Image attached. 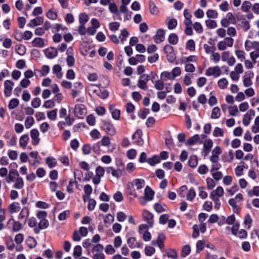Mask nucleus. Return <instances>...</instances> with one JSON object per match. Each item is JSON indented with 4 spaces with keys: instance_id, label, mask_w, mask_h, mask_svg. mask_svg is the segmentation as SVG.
<instances>
[{
    "instance_id": "3c124183",
    "label": "nucleus",
    "mask_w": 259,
    "mask_h": 259,
    "mask_svg": "<svg viewBox=\"0 0 259 259\" xmlns=\"http://www.w3.org/2000/svg\"><path fill=\"white\" fill-rule=\"evenodd\" d=\"M252 223V219L251 218L250 214H247L245 215L244 218V224L245 226V227L247 229H250V226L251 223Z\"/></svg>"
},
{
    "instance_id": "20e7f679",
    "label": "nucleus",
    "mask_w": 259,
    "mask_h": 259,
    "mask_svg": "<svg viewBox=\"0 0 259 259\" xmlns=\"http://www.w3.org/2000/svg\"><path fill=\"white\" fill-rule=\"evenodd\" d=\"M154 196V192L148 186H147L144 191V196L140 198V203L144 205L147 201L152 200Z\"/></svg>"
},
{
    "instance_id": "4468645a",
    "label": "nucleus",
    "mask_w": 259,
    "mask_h": 259,
    "mask_svg": "<svg viewBox=\"0 0 259 259\" xmlns=\"http://www.w3.org/2000/svg\"><path fill=\"white\" fill-rule=\"evenodd\" d=\"M14 83L10 80H6L4 82V95L6 97H10L12 95Z\"/></svg>"
},
{
    "instance_id": "4d7b16f0",
    "label": "nucleus",
    "mask_w": 259,
    "mask_h": 259,
    "mask_svg": "<svg viewBox=\"0 0 259 259\" xmlns=\"http://www.w3.org/2000/svg\"><path fill=\"white\" fill-rule=\"evenodd\" d=\"M196 61V57L195 56H190L187 57H183L181 59V63L183 64H188L190 62H194Z\"/></svg>"
},
{
    "instance_id": "72a5a7b5",
    "label": "nucleus",
    "mask_w": 259,
    "mask_h": 259,
    "mask_svg": "<svg viewBox=\"0 0 259 259\" xmlns=\"http://www.w3.org/2000/svg\"><path fill=\"white\" fill-rule=\"evenodd\" d=\"M44 20L41 17H37L36 18L31 20L29 22V25L31 27L39 25L43 23Z\"/></svg>"
},
{
    "instance_id": "412c9836",
    "label": "nucleus",
    "mask_w": 259,
    "mask_h": 259,
    "mask_svg": "<svg viewBox=\"0 0 259 259\" xmlns=\"http://www.w3.org/2000/svg\"><path fill=\"white\" fill-rule=\"evenodd\" d=\"M165 38V32L163 29H158L156 35L154 36V38L155 41L159 44L164 40Z\"/></svg>"
},
{
    "instance_id": "393cba45",
    "label": "nucleus",
    "mask_w": 259,
    "mask_h": 259,
    "mask_svg": "<svg viewBox=\"0 0 259 259\" xmlns=\"http://www.w3.org/2000/svg\"><path fill=\"white\" fill-rule=\"evenodd\" d=\"M52 72L58 79H61L63 77L61 67L58 64L53 66Z\"/></svg>"
},
{
    "instance_id": "69168bd1",
    "label": "nucleus",
    "mask_w": 259,
    "mask_h": 259,
    "mask_svg": "<svg viewBox=\"0 0 259 259\" xmlns=\"http://www.w3.org/2000/svg\"><path fill=\"white\" fill-rule=\"evenodd\" d=\"M104 249V246L101 244L93 245L92 247V252H97V253L102 252Z\"/></svg>"
},
{
    "instance_id": "1a4fd4ad",
    "label": "nucleus",
    "mask_w": 259,
    "mask_h": 259,
    "mask_svg": "<svg viewBox=\"0 0 259 259\" xmlns=\"http://www.w3.org/2000/svg\"><path fill=\"white\" fill-rule=\"evenodd\" d=\"M96 175L93 178V183L98 185L101 181V178L104 175L105 169L101 166H98L95 169Z\"/></svg>"
},
{
    "instance_id": "09e8293b",
    "label": "nucleus",
    "mask_w": 259,
    "mask_h": 259,
    "mask_svg": "<svg viewBox=\"0 0 259 259\" xmlns=\"http://www.w3.org/2000/svg\"><path fill=\"white\" fill-rule=\"evenodd\" d=\"M224 135V130L219 127H215L212 132V135L214 137H223Z\"/></svg>"
},
{
    "instance_id": "58836bf2",
    "label": "nucleus",
    "mask_w": 259,
    "mask_h": 259,
    "mask_svg": "<svg viewBox=\"0 0 259 259\" xmlns=\"http://www.w3.org/2000/svg\"><path fill=\"white\" fill-rule=\"evenodd\" d=\"M29 215V210L27 207H23L20 214H19L18 218L19 220H26Z\"/></svg>"
},
{
    "instance_id": "2eb2a0df",
    "label": "nucleus",
    "mask_w": 259,
    "mask_h": 259,
    "mask_svg": "<svg viewBox=\"0 0 259 259\" xmlns=\"http://www.w3.org/2000/svg\"><path fill=\"white\" fill-rule=\"evenodd\" d=\"M103 128L104 130L109 135H114L116 131L113 125L107 121H103Z\"/></svg>"
},
{
    "instance_id": "2f4dec72",
    "label": "nucleus",
    "mask_w": 259,
    "mask_h": 259,
    "mask_svg": "<svg viewBox=\"0 0 259 259\" xmlns=\"http://www.w3.org/2000/svg\"><path fill=\"white\" fill-rule=\"evenodd\" d=\"M32 45L34 47L42 48L45 46L44 40L40 37H36L32 41Z\"/></svg>"
},
{
    "instance_id": "bb28decb",
    "label": "nucleus",
    "mask_w": 259,
    "mask_h": 259,
    "mask_svg": "<svg viewBox=\"0 0 259 259\" xmlns=\"http://www.w3.org/2000/svg\"><path fill=\"white\" fill-rule=\"evenodd\" d=\"M224 189L221 186H218L215 190L212 191L210 194V197H217L218 198L224 195Z\"/></svg>"
},
{
    "instance_id": "b1692460",
    "label": "nucleus",
    "mask_w": 259,
    "mask_h": 259,
    "mask_svg": "<svg viewBox=\"0 0 259 259\" xmlns=\"http://www.w3.org/2000/svg\"><path fill=\"white\" fill-rule=\"evenodd\" d=\"M213 146V142L210 139H206L203 143V151L207 154L210 151Z\"/></svg>"
},
{
    "instance_id": "c9c22d12",
    "label": "nucleus",
    "mask_w": 259,
    "mask_h": 259,
    "mask_svg": "<svg viewBox=\"0 0 259 259\" xmlns=\"http://www.w3.org/2000/svg\"><path fill=\"white\" fill-rule=\"evenodd\" d=\"M11 223H13L12 229L14 231L18 232L22 229V225L20 222H17V221H15L13 219H11L9 221L8 224H10Z\"/></svg>"
},
{
    "instance_id": "4c0bfd02",
    "label": "nucleus",
    "mask_w": 259,
    "mask_h": 259,
    "mask_svg": "<svg viewBox=\"0 0 259 259\" xmlns=\"http://www.w3.org/2000/svg\"><path fill=\"white\" fill-rule=\"evenodd\" d=\"M203 48L206 54L210 55L216 51L215 47L212 45L204 44Z\"/></svg>"
},
{
    "instance_id": "6e6d98bb",
    "label": "nucleus",
    "mask_w": 259,
    "mask_h": 259,
    "mask_svg": "<svg viewBox=\"0 0 259 259\" xmlns=\"http://www.w3.org/2000/svg\"><path fill=\"white\" fill-rule=\"evenodd\" d=\"M19 101L18 99L16 98H13L11 99L8 104V108L9 109L12 110L18 106Z\"/></svg>"
},
{
    "instance_id": "423d86ee",
    "label": "nucleus",
    "mask_w": 259,
    "mask_h": 259,
    "mask_svg": "<svg viewBox=\"0 0 259 259\" xmlns=\"http://www.w3.org/2000/svg\"><path fill=\"white\" fill-rule=\"evenodd\" d=\"M222 73V71L220 66H214L208 67L205 72V74L207 76H213L217 78L220 76Z\"/></svg>"
},
{
    "instance_id": "5701e85b",
    "label": "nucleus",
    "mask_w": 259,
    "mask_h": 259,
    "mask_svg": "<svg viewBox=\"0 0 259 259\" xmlns=\"http://www.w3.org/2000/svg\"><path fill=\"white\" fill-rule=\"evenodd\" d=\"M234 158V154L232 150H230L227 153H225L222 156V160L224 162H231Z\"/></svg>"
},
{
    "instance_id": "052dcab7",
    "label": "nucleus",
    "mask_w": 259,
    "mask_h": 259,
    "mask_svg": "<svg viewBox=\"0 0 259 259\" xmlns=\"http://www.w3.org/2000/svg\"><path fill=\"white\" fill-rule=\"evenodd\" d=\"M15 50L17 53L21 56L24 55L26 53L25 47L22 45H17Z\"/></svg>"
},
{
    "instance_id": "473e14b6",
    "label": "nucleus",
    "mask_w": 259,
    "mask_h": 259,
    "mask_svg": "<svg viewBox=\"0 0 259 259\" xmlns=\"http://www.w3.org/2000/svg\"><path fill=\"white\" fill-rule=\"evenodd\" d=\"M229 81L226 78H222L218 80L217 84L218 87L221 90H225L227 88Z\"/></svg>"
},
{
    "instance_id": "dca6fc26",
    "label": "nucleus",
    "mask_w": 259,
    "mask_h": 259,
    "mask_svg": "<svg viewBox=\"0 0 259 259\" xmlns=\"http://www.w3.org/2000/svg\"><path fill=\"white\" fill-rule=\"evenodd\" d=\"M39 133L37 129H32L30 131V137L31 138V143L33 145H37L40 141L39 137Z\"/></svg>"
},
{
    "instance_id": "37998d69",
    "label": "nucleus",
    "mask_w": 259,
    "mask_h": 259,
    "mask_svg": "<svg viewBox=\"0 0 259 259\" xmlns=\"http://www.w3.org/2000/svg\"><path fill=\"white\" fill-rule=\"evenodd\" d=\"M206 182L207 184V188L208 190L213 189L217 184L213 179L209 177L206 178Z\"/></svg>"
},
{
    "instance_id": "c756f323",
    "label": "nucleus",
    "mask_w": 259,
    "mask_h": 259,
    "mask_svg": "<svg viewBox=\"0 0 259 259\" xmlns=\"http://www.w3.org/2000/svg\"><path fill=\"white\" fill-rule=\"evenodd\" d=\"M200 140V136L198 134H196L190 138L185 143L186 145L192 146L196 144Z\"/></svg>"
},
{
    "instance_id": "7ed1b4c3",
    "label": "nucleus",
    "mask_w": 259,
    "mask_h": 259,
    "mask_svg": "<svg viewBox=\"0 0 259 259\" xmlns=\"http://www.w3.org/2000/svg\"><path fill=\"white\" fill-rule=\"evenodd\" d=\"M234 39L231 37H226L223 40L219 41L217 48L220 51H224L228 48H232L234 44Z\"/></svg>"
},
{
    "instance_id": "5fc2aeb1",
    "label": "nucleus",
    "mask_w": 259,
    "mask_h": 259,
    "mask_svg": "<svg viewBox=\"0 0 259 259\" xmlns=\"http://www.w3.org/2000/svg\"><path fill=\"white\" fill-rule=\"evenodd\" d=\"M50 68L48 65H42L40 69L39 73L40 76H46L50 72Z\"/></svg>"
},
{
    "instance_id": "e433bc0d",
    "label": "nucleus",
    "mask_w": 259,
    "mask_h": 259,
    "mask_svg": "<svg viewBox=\"0 0 259 259\" xmlns=\"http://www.w3.org/2000/svg\"><path fill=\"white\" fill-rule=\"evenodd\" d=\"M221 115L220 109L218 107H215L212 108L211 114V118L213 119H217L220 118Z\"/></svg>"
},
{
    "instance_id": "9b49d317",
    "label": "nucleus",
    "mask_w": 259,
    "mask_h": 259,
    "mask_svg": "<svg viewBox=\"0 0 259 259\" xmlns=\"http://www.w3.org/2000/svg\"><path fill=\"white\" fill-rule=\"evenodd\" d=\"M150 79V75L147 74H144L140 77V78L138 81V87L145 91L148 90V87L147 83Z\"/></svg>"
},
{
    "instance_id": "0e129e2a",
    "label": "nucleus",
    "mask_w": 259,
    "mask_h": 259,
    "mask_svg": "<svg viewBox=\"0 0 259 259\" xmlns=\"http://www.w3.org/2000/svg\"><path fill=\"white\" fill-rule=\"evenodd\" d=\"M168 42L172 45H176L178 41V37L175 33L170 34L168 38Z\"/></svg>"
},
{
    "instance_id": "de8ad7c7",
    "label": "nucleus",
    "mask_w": 259,
    "mask_h": 259,
    "mask_svg": "<svg viewBox=\"0 0 259 259\" xmlns=\"http://www.w3.org/2000/svg\"><path fill=\"white\" fill-rule=\"evenodd\" d=\"M160 77L164 80H166L167 79L174 80L175 79L172 74V72L168 71L162 72L160 75Z\"/></svg>"
},
{
    "instance_id": "338daca9",
    "label": "nucleus",
    "mask_w": 259,
    "mask_h": 259,
    "mask_svg": "<svg viewBox=\"0 0 259 259\" xmlns=\"http://www.w3.org/2000/svg\"><path fill=\"white\" fill-rule=\"evenodd\" d=\"M165 237L163 234H160L158 235L156 242L159 248H162L164 247L163 241L165 239Z\"/></svg>"
},
{
    "instance_id": "774afa93",
    "label": "nucleus",
    "mask_w": 259,
    "mask_h": 259,
    "mask_svg": "<svg viewBox=\"0 0 259 259\" xmlns=\"http://www.w3.org/2000/svg\"><path fill=\"white\" fill-rule=\"evenodd\" d=\"M55 106V103L53 100H48L46 101L43 104V107L46 109L53 108Z\"/></svg>"
},
{
    "instance_id": "f8f14e48",
    "label": "nucleus",
    "mask_w": 259,
    "mask_h": 259,
    "mask_svg": "<svg viewBox=\"0 0 259 259\" xmlns=\"http://www.w3.org/2000/svg\"><path fill=\"white\" fill-rule=\"evenodd\" d=\"M145 185V181L141 179H136L133 181L132 185L135 191L133 194L135 197L138 196L136 191H139L141 189L144 187Z\"/></svg>"
},
{
    "instance_id": "ea45409f",
    "label": "nucleus",
    "mask_w": 259,
    "mask_h": 259,
    "mask_svg": "<svg viewBox=\"0 0 259 259\" xmlns=\"http://www.w3.org/2000/svg\"><path fill=\"white\" fill-rule=\"evenodd\" d=\"M210 60L214 63H218L221 60V55L219 53L214 51L212 54L210 55Z\"/></svg>"
},
{
    "instance_id": "f704fd0d",
    "label": "nucleus",
    "mask_w": 259,
    "mask_h": 259,
    "mask_svg": "<svg viewBox=\"0 0 259 259\" xmlns=\"http://www.w3.org/2000/svg\"><path fill=\"white\" fill-rule=\"evenodd\" d=\"M15 184L14 185V187L17 189H21L24 186V182L23 179L21 177H18L14 181Z\"/></svg>"
},
{
    "instance_id": "cd10ccee",
    "label": "nucleus",
    "mask_w": 259,
    "mask_h": 259,
    "mask_svg": "<svg viewBox=\"0 0 259 259\" xmlns=\"http://www.w3.org/2000/svg\"><path fill=\"white\" fill-rule=\"evenodd\" d=\"M29 141V137L28 135L24 134L21 136L19 139V145L23 148H26L28 142Z\"/></svg>"
},
{
    "instance_id": "a19ab883",
    "label": "nucleus",
    "mask_w": 259,
    "mask_h": 259,
    "mask_svg": "<svg viewBox=\"0 0 259 259\" xmlns=\"http://www.w3.org/2000/svg\"><path fill=\"white\" fill-rule=\"evenodd\" d=\"M46 162L48 166L52 168L57 165V160L53 157H49L46 159Z\"/></svg>"
},
{
    "instance_id": "79ce46f5",
    "label": "nucleus",
    "mask_w": 259,
    "mask_h": 259,
    "mask_svg": "<svg viewBox=\"0 0 259 259\" xmlns=\"http://www.w3.org/2000/svg\"><path fill=\"white\" fill-rule=\"evenodd\" d=\"M229 115L232 116H237L238 115L239 110L236 105L230 106L228 107Z\"/></svg>"
},
{
    "instance_id": "bf43d9fd",
    "label": "nucleus",
    "mask_w": 259,
    "mask_h": 259,
    "mask_svg": "<svg viewBox=\"0 0 259 259\" xmlns=\"http://www.w3.org/2000/svg\"><path fill=\"white\" fill-rule=\"evenodd\" d=\"M247 194L249 197H252L255 195L256 196H259V186H254L252 190L248 191Z\"/></svg>"
},
{
    "instance_id": "0eeeda50",
    "label": "nucleus",
    "mask_w": 259,
    "mask_h": 259,
    "mask_svg": "<svg viewBox=\"0 0 259 259\" xmlns=\"http://www.w3.org/2000/svg\"><path fill=\"white\" fill-rule=\"evenodd\" d=\"M236 22V18L231 12L228 13L226 14V17L222 19L221 21L222 26L225 27H228L230 24H235Z\"/></svg>"
},
{
    "instance_id": "ddd939ff",
    "label": "nucleus",
    "mask_w": 259,
    "mask_h": 259,
    "mask_svg": "<svg viewBox=\"0 0 259 259\" xmlns=\"http://www.w3.org/2000/svg\"><path fill=\"white\" fill-rule=\"evenodd\" d=\"M255 116V111L253 109H250L247 111L242 117V123L245 126L249 125L252 118Z\"/></svg>"
},
{
    "instance_id": "6ab92c4d",
    "label": "nucleus",
    "mask_w": 259,
    "mask_h": 259,
    "mask_svg": "<svg viewBox=\"0 0 259 259\" xmlns=\"http://www.w3.org/2000/svg\"><path fill=\"white\" fill-rule=\"evenodd\" d=\"M19 173L16 170L11 169L8 177L6 178V181L7 183H11L12 182H14V181L17 179V177H19Z\"/></svg>"
},
{
    "instance_id": "aec40b11",
    "label": "nucleus",
    "mask_w": 259,
    "mask_h": 259,
    "mask_svg": "<svg viewBox=\"0 0 259 259\" xmlns=\"http://www.w3.org/2000/svg\"><path fill=\"white\" fill-rule=\"evenodd\" d=\"M142 216L143 218L147 221L148 226L152 227L153 226V214L148 210H144L142 212Z\"/></svg>"
},
{
    "instance_id": "9d476101",
    "label": "nucleus",
    "mask_w": 259,
    "mask_h": 259,
    "mask_svg": "<svg viewBox=\"0 0 259 259\" xmlns=\"http://www.w3.org/2000/svg\"><path fill=\"white\" fill-rule=\"evenodd\" d=\"M253 72L249 71L245 73L244 75L242 77L243 84L244 87L248 88L252 85V79L253 77Z\"/></svg>"
},
{
    "instance_id": "7c9ffc66",
    "label": "nucleus",
    "mask_w": 259,
    "mask_h": 259,
    "mask_svg": "<svg viewBox=\"0 0 259 259\" xmlns=\"http://www.w3.org/2000/svg\"><path fill=\"white\" fill-rule=\"evenodd\" d=\"M244 162H240V165H237L235 168V173L237 177H241L243 174L244 166Z\"/></svg>"
},
{
    "instance_id": "c03bdc74",
    "label": "nucleus",
    "mask_w": 259,
    "mask_h": 259,
    "mask_svg": "<svg viewBox=\"0 0 259 259\" xmlns=\"http://www.w3.org/2000/svg\"><path fill=\"white\" fill-rule=\"evenodd\" d=\"M160 161V157L157 155H154L152 158H148L147 160V162L152 166H154L156 164L159 163Z\"/></svg>"
},
{
    "instance_id": "a211bd4d",
    "label": "nucleus",
    "mask_w": 259,
    "mask_h": 259,
    "mask_svg": "<svg viewBox=\"0 0 259 259\" xmlns=\"http://www.w3.org/2000/svg\"><path fill=\"white\" fill-rule=\"evenodd\" d=\"M30 156L32 158L29 160V164L33 166L37 167L40 163L38 159V153L36 151H33L30 153Z\"/></svg>"
},
{
    "instance_id": "680f3d73",
    "label": "nucleus",
    "mask_w": 259,
    "mask_h": 259,
    "mask_svg": "<svg viewBox=\"0 0 259 259\" xmlns=\"http://www.w3.org/2000/svg\"><path fill=\"white\" fill-rule=\"evenodd\" d=\"M189 165L192 167H195L198 164L197 158L196 156H191L188 161Z\"/></svg>"
},
{
    "instance_id": "49530a36",
    "label": "nucleus",
    "mask_w": 259,
    "mask_h": 259,
    "mask_svg": "<svg viewBox=\"0 0 259 259\" xmlns=\"http://www.w3.org/2000/svg\"><path fill=\"white\" fill-rule=\"evenodd\" d=\"M251 131L253 133H259V116L255 117L253 124L251 126Z\"/></svg>"
},
{
    "instance_id": "e2e57ef3",
    "label": "nucleus",
    "mask_w": 259,
    "mask_h": 259,
    "mask_svg": "<svg viewBox=\"0 0 259 259\" xmlns=\"http://www.w3.org/2000/svg\"><path fill=\"white\" fill-rule=\"evenodd\" d=\"M57 110L56 109L48 112V118L51 120H55L57 118Z\"/></svg>"
},
{
    "instance_id": "6e6552de",
    "label": "nucleus",
    "mask_w": 259,
    "mask_h": 259,
    "mask_svg": "<svg viewBox=\"0 0 259 259\" xmlns=\"http://www.w3.org/2000/svg\"><path fill=\"white\" fill-rule=\"evenodd\" d=\"M221 165L219 164H213L210 172L213 179L217 182L223 178V174L220 171H218L220 168Z\"/></svg>"
},
{
    "instance_id": "8fccbe9b",
    "label": "nucleus",
    "mask_w": 259,
    "mask_h": 259,
    "mask_svg": "<svg viewBox=\"0 0 259 259\" xmlns=\"http://www.w3.org/2000/svg\"><path fill=\"white\" fill-rule=\"evenodd\" d=\"M154 208L156 212L161 213L165 211L166 210L167 207L164 204L157 203L154 205Z\"/></svg>"
},
{
    "instance_id": "f03ea898",
    "label": "nucleus",
    "mask_w": 259,
    "mask_h": 259,
    "mask_svg": "<svg viewBox=\"0 0 259 259\" xmlns=\"http://www.w3.org/2000/svg\"><path fill=\"white\" fill-rule=\"evenodd\" d=\"M47 212L45 211H39L37 213V217L40 220L38 223V228H35L34 231L35 233H38L40 229H45L49 226L48 221L46 219Z\"/></svg>"
},
{
    "instance_id": "f3484780",
    "label": "nucleus",
    "mask_w": 259,
    "mask_h": 259,
    "mask_svg": "<svg viewBox=\"0 0 259 259\" xmlns=\"http://www.w3.org/2000/svg\"><path fill=\"white\" fill-rule=\"evenodd\" d=\"M74 114L79 118H82V116L85 114V109L84 106L82 104L76 105L74 110Z\"/></svg>"
},
{
    "instance_id": "603ef678",
    "label": "nucleus",
    "mask_w": 259,
    "mask_h": 259,
    "mask_svg": "<svg viewBox=\"0 0 259 259\" xmlns=\"http://www.w3.org/2000/svg\"><path fill=\"white\" fill-rule=\"evenodd\" d=\"M34 119L32 116H27L25 120V126L27 129L30 128L34 124Z\"/></svg>"
},
{
    "instance_id": "a18cd8bd",
    "label": "nucleus",
    "mask_w": 259,
    "mask_h": 259,
    "mask_svg": "<svg viewBox=\"0 0 259 259\" xmlns=\"http://www.w3.org/2000/svg\"><path fill=\"white\" fill-rule=\"evenodd\" d=\"M82 253V248L79 245H76L74 247L73 251V256L75 259H77L80 256Z\"/></svg>"
},
{
    "instance_id": "4be33fe9",
    "label": "nucleus",
    "mask_w": 259,
    "mask_h": 259,
    "mask_svg": "<svg viewBox=\"0 0 259 259\" xmlns=\"http://www.w3.org/2000/svg\"><path fill=\"white\" fill-rule=\"evenodd\" d=\"M21 207L19 203L14 202L10 204L8 207V210L10 214H13L18 212Z\"/></svg>"
},
{
    "instance_id": "a878e982",
    "label": "nucleus",
    "mask_w": 259,
    "mask_h": 259,
    "mask_svg": "<svg viewBox=\"0 0 259 259\" xmlns=\"http://www.w3.org/2000/svg\"><path fill=\"white\" fill-rule=\"evenodd\" d=\"M58 52L54 48H50L46 50L45 55L49 59H52L57 56Z\"/></svg>"
},
{
    "instance_id": "39448f33",
    "label": "nucleus",
    "mask_w": 259,
    "mask_h": 259,
    "mask_svg": "<svg viewBox=\"0 0 259 259\" xmlns=\"http://www.w3.org/2000/svg\"><path fill=\"white\" fill-rule=\"evenodd\" d=\"M51 91L55 95L53 99V101L58 103H60L63 98V96L62 94L60 92L58 85L56 83L53 84L51 85Z\"/></svg>"
},
{
    "instance_id": "864d4df0",
    "label": "nucleus",
    "mask_w": 259,
    "mask_h": 259,
    "mask_svg": "<svg viewBox=\"0 0 259 259\" xmlns=\"http://www.w3.org/2000/svg\"><path fill=\"white\" fill-rule=\"evenodd\" d=\"M26 244L30 248H33L36 246L37 241L33 237H29L26 240Z\"/></svg>"
},
{
    "instance_id": "13d9d810",
    "label": "nucleus",
    "mask_w": 259,
    "mask_h": 259,
    "mask_svg": "<svg viewBox=\"0 0 259 259\" xmlns=\"http://www.w3.org/2000/svg\"><path fill=\"white\" fill-rule=\"evenodd\" d=\"M251 7V4L248 1H245L243 2L241 6V10L244 12H247L249 11Z\"/></svg>"
},
{
    "instance_id": "f257e3e1",
    "label": "nucleus",
    "mask_w": 259,
    "mask_h": 259,
    "mask_svg": "<svg viewBox=\"0 0 259 259\" xmlns=\"http://www.w3.org/2000/svg\"><path fill=\"white\" fill-rule=\"evenodd\" d=\"M244 48L246 51L250 52V58L255 63L256 59L259 58V42L247 39L244 42Z\"/></svg>"
},
{
    "instance_id": "c85d7f7f",
    "label": "nucleus",
    "mask_w": 259,
    "mask_h": 259,
    "mask_svg": "<svg viewBox=\"0 0 259 259\" xmlns=\"http://www.w3.org/2000/svg\"><path fill=\"white\" fill-rule=\"evenodd\" d=\"M106 171L108 174H111L114 177L118 179L121 176V171L119 170H116L112 167H107Z\"/></svg>"
}]
</instances>
